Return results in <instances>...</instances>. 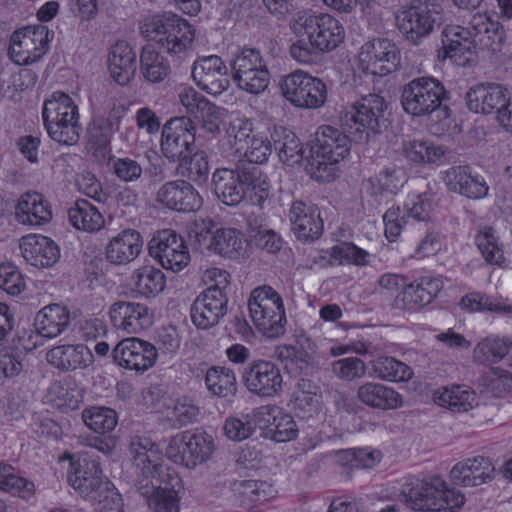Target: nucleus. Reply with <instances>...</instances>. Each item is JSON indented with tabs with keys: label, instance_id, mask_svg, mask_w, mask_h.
I'll list each match as a JSON object with an SVG mask.
<instances>
[{
	"label": "nucleus",
	"instance_id": "nucleus-1",
	"mask_svg": "<svg viewBox=\"0 0 512 512\" xmlns=\"http://www.w3.org/2000/svg\"><path fill=\"white\" fill-rule=\"evenodd\" d=\"M400 497L416 511L455 512L465 503L464 495L455 488H449L438 476L407 479L402 485Z\"/></svg>",
	"mask_w": 512,
	"mask_h": 512
},
{
	"label": "nucleus",
	"instance_id": "nucleus-2",
	"mask_svg": "<svg viewBox=\"0 0 512 512\" xmlns=\"http://www.w3.org/2000/svg\"><path fill=\"white\" fill-rule=\"evenodd\" d=\"M350 141L351 137L344 129L341 131L328 125L319 127L308 160L311 178L322 183L335 180L339 161L349 153Z\"/></svg>",
	"mask_w": 512,
	"mask_h": 512
},
{
	"label": "nucleus",
	"instance_id": "nucleus-3",
	"mask_svg": "<svg viewBox=\"0 0 512 512\" xmlns=\"http://www.w3.org/2000/svg\"><path fill=\"white\" fill-rule=\"evenodd\" d=\"M44 126L49 137L62 145H74L82 130L79 110L74 100L63 92H53L44 101L42 109Z\"/></svg>",
	"mask_w": 512,
	"mask_h": 512
},
{
	"label": "nucleus",
	"instance_id": "nucleus-4",
	"mask_svg": "<svg viewBox=\"0 0 512 512\" xmlns=\"http://www.w3.org/2000/svg\"><path fill=\"white\" fill-rule=\"evenodd\" d=\"M386 108L387 105L382 96L377 94L363 96L341 113V126L350 135L352 141H368L371 135L380 132Z\"/></svg>",
	"mask_w": 512,
	"mask_h": 512
},
{
	"label": "nucleus",
	"instance_id": "nucleus-5",
	"mask_svg": "<svg viewBox=\"0 0 512 512\" xmlns=\"http://www.w3.org/2000/svg\"><path fill=\"white\" fill-rule=\"evenodd\" d=\"M248 308L253 323L263 335L275 338L284 334L286 316L283 300L272 287L255 288L250 294Z\"/></svg>",
	"mask_w": 512,
	"mask_h": 512
},
{
	"label": "nucleus",
	"instance_id": "nucleus-6",
	"mask_svg": "<svg viewBox=\"0 0 512 512\" xmlns=\"http://www.w3.org/2000/svg\"><path fill=\"white\" fill-rule=\"evenodd\" d=\"M229 68L237 87L250 94H260L269 85L270 73L258 49L243 47L236 50L229 61Z\"/></svg>",
	"mask_w": 512,
	"mask_h": 512
},
{
	"label": "nucleus",
	"instance_id": "nucleus-7",
	"mask_svg": "<svg viewBox=\"0 0 512 512\" xmlns=\"http://www.w3.org/2000/svg\"><path fill=\"white\" fill-rule=\"evenodd\" d=\"M466 104L470 111L481 114H495L499 125L512 133V105L506 88L495 83H481L466 93Z\"/></svg>",
	"mask_w": 512,
	"mask_h": 512
},
{
	"label": "nucleus",
	"instance_id": "nucleus-8",
	"mask_svg": "<svg viewBox=\"0 0 512 512\" xmlns=\"http://www.w3.org/2000/svg\"><path fill=\"white\" fill-rule=\"evenodd\" d=\"M148 26L154 33L152 38L170 56L181 60L191 53L195 34L186 20L164 14L155 16Z\"/></svg>",
	"mask_w": 512,
	"mask_h": 512
},
{
	"label": "nucleus",
	"instance_id": "nucleus-9",
	"mask_svg": "<svg viewBox=\"0 0 512 512\" xmlns=\"http://www.w3.org/2000/svg\"><path fill=\"white\" fill-rule=\"evenodd\" d=\"M446 95L443 84L433 77H417L402 88L401 105L413 116H427L440 108Z\"/></svg>",
	"mask_w": 512,
	"mask_h": 512
},
{
	"label": "nucleus",
	"instance_id": "nucleus-10",
	"mask_svg": "<svg viewBox=\"0 0 512 512\" xmlns=\"http://www.w3.org/2000/svg\"><path fill=\"white\" fill-rule=\"evenodd\" d=\"M293 29L296 34L312 38L320 52L337 48L345 38L341 22L330 14H298Z\"/></svg>",
	"mask_w": 512,
	"mask_h": 512
},
{
	"label": "nucleus",
	"instance_id": "nucleus-11",
	"mask_svg": "<svg viewBox=\"0 0 512 512\" xmlns=\"http://www.w3.org/2000/svg\"><path fill=\"white\" fill-rule=\"evenodd\" d=\"M280 90L282 96L297 108L317 109L327 101L326 84L302 70L284 76Z\"/></svg>",
	"mask_w": 512,
	"mask_h": 512
},
{
	"label": "nucleus",
	"instance_id": "nucleus-12",
	"mask_svg": "<svg viewBox=\"0 0 512 512\" xmlns=\"http://www.w3.org/2000/svg\"><path fill=\"white\" fill-rule=\"evenodd\" d=\"M53 33L45 25L27 26L11 36L9 56L18 65L38 61L49 49Z\"/></svg>",
	"mask_w": 512,
	"mask_h": 512
},
{
	"label": "nucleus",
	"instance_id": "nucleus-13",
	"mask_svg": "<svg viewBox=\"0 0 512 512\" xmlns=\"http://www.w3.org/2000/svg\"><path fill=\"white\" fill-rule=\"evenodd\" d=\"M196 127L189 117H175L167 121L161 133L160 149L170 162L183 159L195 148Z\"/></svg>",
	"mask_w": 512,
	"mask_h": 512
},
{
	"label": "nucleus",
	"instance_id": "nucleus-14",
	"mask_svg": "<svg viewBox=\"0 0 512 512\" xmlns=\"http://www.w3.org/2000/svg\"><path fill=\"white\" fill-rule=\"evenodd\" d=\"M213 449V439L208 434L182 432L170 440L166 455L176 464L194 468L205 462L211 456Z\"/></svg>",
	"mask_w": 512,
	"mask_h": 512
},
{
	"label": "nucleus",
	"instance_id": "nucleus-15",
	"mask_svg": "<svg viewBox=\"0 0 512 512\" xmlns=\"http://www.w3.org/2000/svg\"><path fill=\"white\" fill-rule=\"evenodd\" d=\"M150 255L166 270L179 272L190 262L184 238L172 229L158 231L149 242Z\"/></svg>",
	"mask_w": 512,
	"mask_h": 512
},
{
	"label": "nucleus",
	"instance_id": "nucleus-16",
	"mask_svg": "<svg viewBox=\"0 0 512 512\" xmlns=\"http://www.w3.org/2000/svg\"><path fill=\"white\" fill-rule=\"evenodd\" d=\"M437 20L438 13L428 0H411L398 16V26L407 40L417 44L434 30Z\"/></svg>",
	"mask_w": 512,
	"mask_h": 512
},
{
	"label": "nucleus",
	"instance_id": "nucleus-17",
	"mask_svg": "<svg viewBox=\"0 0 512 512\" xmlns=\"http://www.w3.org/2000/svg\"><path fill=\"white\" fill-rule=\"evenodd\" d=\"M359 61L367 72L385 76L397 69L400 63V53L391 40L373 38L361 47Z\"/></svg>",
	"mask_w": 512,
	"mask_h": 512
},
{
	"label": "nucleus",
	"instance_id": "nucleus-18",
	"mask_svg": "<svg viewBox=\"0 0 512 512\" xmlns=\"http://www.w3.org/2000/svg\"><path fill=\"white\" fill-rule=\"evenodd\" d=\"M242 381L248 391L260 397H274L282 391L283 377L274 362L252 361L242 373Z\"/></svg>",
	"mask_w": 512,
	"mask_h": 512
},
{
	"label": "nucleus",
	"instance_id": "nucleus-19",
	"mask_svg": "<svg viewBox=\"0 0 512 512\" xmlns=\"http://www.w3.org/2000/svg\"><path fill=\"white\" fill-rule=\"evenodd\" d=\"M112 357L123 368L144 372L154 366L158 352L150 342L131 337L121 340L114 347Z\"/></svg>",
	"mask_w": 512,
	"mask_h": 512
},
{
	"label": "nucleus",
	"instance_id": "nucleus-20",
	"mask_svg": "<svg viewBox=\"0 0 512 512\" xmlns=\"http://www.w3.org/2000/svg\"><path fill=\"white\" fill-rule=\"evenodd\" d=\"M191 74L197 86L211 95H220L230 86L228 67L218 55L199 57Z\"/></svg>",
	"mask_w": 512,
	"mask_h": 512
},
{
	"label": "nucleus",
	"instance_id": "nucleus-21",
	"mask_svg": "<svg viewBox=\"0 0 512 512\" xmlns=\"http://www.w3.org/2000/svg\"><path fill=\"white\" fill-rule=\"evenodd\" d=\"M228 295L217 288H206L190 308L193 324L200 329L216 326L227 313Z\"/></svg>",
	"mask_w": 512,
	"mask_h": 512
},
{
	"label": "nucleus",
	"instance_id": "nucleus-22",
	"mask_svg": "<svg viewBox=\"0 0 512 512\" xmlns=\"http://www.w3.org/2000/svg\"><path fill=\"white\" fill-rule=\"evenodd\" d=\"M68 482L83 498L91 500L106 487L110 481L103 477L100 462L89 453L81 454L74 473L68 476Z\"/></svg>",
	"mask_w": 512,
	"mask_h": 512
},
{
	"label": "nucleus",
	"instance_id": "nucleus-23",
	"mask_svg": "<svg viewBox=\"0 0 512 512\" xmlns=\"http://www.w3.org/2000/svg\"><path fill=\"white\" fill-rule=\"evenodd\" d=\"M111 323L117 330L137 334L153 324V313L142 303L117 301L110 306Z\"/></svg>",
	"mask_w": 512,
	"mask_h": 512
},
{
	"label": "nucleus",
	"instance_id": "nucleus-24",
	"mask_svg": "<svg viewBox=\"0 0 512 512\" xmlns=\"http://www.w3.org/2000/svg\"><path fill=\"white\" fill-rule=\"evenodd\" d=\"M443 181L448 191L472 200L484 199L489 192L485 179L474 175L468 165L452 166L444 172Z\"/></svg>",
	"mask_w": 512,
	"mask_h": 512
},
{
	"label": "nucleus",
	"instance_id": "nucleus-25",
	"mask_svg": "<svg viewBox=\"0 0 512 512\" xmlns=\"http://www.w3.org/2000/svg\"><path fill=\"white\" fill-rule=\"evenodd\" d=\"M430 211V202L425 196L420 194L415 195L413 199L405 205L404 211L398 206L389 208L383 216L387 239L389 241H395L409 218L417 221H427Z\"/></svg>",
	"mask_w": 512,
	"mask_h": 512
},
{
	"label": "nucleus",
	"instance_id": "nucleus-26",
	"mask_svg": "<svg viewBox=\"0 0 512 512\" xmlns=\"http://www.w3.org/2000/svg\"><path fill=\"white\" fill-rule=\"evenodd\" d=\"M471 39L477 50L501 51L505 42V30L502 24L487 13H476L470 21Z\"/></svg>",
	"mask_w": 512,
	"mask_h": 512
},
{
	"label": "nucleus",
	"instance_id": "nucleus-27",
	"mask_svg": "<svg viewBox=\"0 0 512 512\" xmlns=\"http://www.w3.org/2000/svg\"><path fill=\"white\" fill-rule=\"evenodd\" d=\"M157 200L165 207L179 212L196 211L202 205L199 193L185 180L163 184L157 192Z\"/></svg>",
	"mask_w": 512,
	"mask_h": 512
},
{
	"label": "nucleus",
	"instance_id": "nucleus-28",
	"mask_svg": "<svg viewBox=\"0 0 512 512\" xmlns=\"http://www.w3.org/2000/svg\"><path fill=\"white\" fill-rule=\"evenodd\" d=\"M291 230L301 241L318 239L323 232V221L315 205L295 201L289 210Z\"/></svg>",
	"mask_w": 512,
	"mask_h": 512
},
{
	"label": "nucleus",
	"instance_id": "nucleus-29",
	"mask_svg": "<svg viewBox=\"0 0 512 512\" xmlns=\"http://www.w3.org/2000/svg\"><path fill=\"white\" fill-rule=\"evenodd\" d=\"M443 288L439 278L421 277L414 283L404 287L395 298L398 309L416 310L430 304Z\"/></svg>",
	"mask_w": 512,
	"mask_h": 512
},
{
	"label": "nucleus",
	"instance_id": "nucleus-30",
	"mask_svg": "<svg viewBox=\"0 0 512 512\" xmlns=\"http://www.w3.org/2000/svg\"><path fill=\"white\" fill-rule=\"evenodd\" d=\"M20 250L27 263L39 268L51 267L60 258L58 245L49 237L39 234L22 237Z\"/></svg>",
	"mask_w": 512,
	"mask_h": 512
},
{
	"label": "nucleus",
	"instance_id": "nucleus-31",
	"mask_svg": "<svg viewBox=\"0 0 512 512\" xmlns=\"http://www.w3.org/2000/svg\"><path fill=\"white\" fill-rule=\"evenodd\" d=\"M143 238L134 229H125L112 237L105 248L106 260L114 265H126L142 252Z\"/></svg>",
	"mask_w": 512,
	"mask_h": 512
},
{
	"label": "nucleus",
	"instance_id": "nucleus-32",
	"mask_svg": "<svg viewBox=\"0 0 512 512\" xmlns=\"http://www.w3.org/2000/svg\"><path fill=\"white\" fill-rule=\"evenodd\" d=\"M235 169L241 186L244 190V198L252 204L262 206L269 196V182L267 175L255 163L238 161Z\"/></svg>",
	"mask_w": 512,
	"mask_h": 512
},
{
	"label": "nucleus",
	"instance_id": "nucleus-33",
	"mask_svg": "<svg viewBox=\"0 0 512 512\" xmlns=\"http://www.w3.org/2000/svg\"><path fill=\"white\" fill-rule=\"evenodd\" d=\"M495 468L487 457L477 456L457 463L450 471L451 479L464 487H475L493 479Z\"/></svg>",
	"mask_w": 512,
	"mask_h": 512
},
{
	"label": "nucleus",
	"instance_id": "nucleus-34",
	"mask_svg": "<svg viewBox=\"0 0 512 512\" xmlns=\"http://www.w3.org/2000/svg\"><path fill=\"white\" fill-rule=\"evenodd\" d=\"M46 359L62 371L85 369L94 361L91 350L83 344L55 346L47 352Z\"/></svg>",
	"mask_w": 512,
	"mask_h": 512
},
{
	"label": "nucleus",
	"instance_id": "nucleus-35",
	"mask_svg": "<svg viewBox=\"0 0 512 512\" xmlns=\"http://www.w3.org/2000/svg\"><path fill=\"white\" fill-rule=\"evenodd\" d=\"M258 423H267L268 433L276 442H287L296 438L297 427L294 419L289 414L282 412L277 407H261L253 413Z\"/></svg>",
	"mask_w": 512,
	"mask_h": 512
},
{
	"label": "nucleus",
	"instance_id": "nucleus-36",
	"mask_svg": "<svg viewBox=\"0 0 512 512\" xmlns=\"http://www.w3.org/2000/svg\"><path fill=\"white\" fill-rule=\"evenodd\" d=\"M15 217L23 225L40 226L51 221L52 211L41 194L27 192L16 205Z\"/></svg>",
	"mask_w": 512,
	"mask_h": 512
},
{
	"label": "nucleus",
	"instance_id": "nucleus-37",
	"mask_svg": "<svg viewBox=\"0 0 512 512\" xmlns=\"http://www.w3.org/2000/svg\"><path fill=\"white\" fill-rule=\"evenodd\" d=\"M136 57V53L127 42L119 41L111 47L109 71L119 85L124 86L133 79L137 70Z\"/></svg>",
	"mask_w": 512,
	"mask_h": 512
},
{
	"label": "nucleus",
	"instance_id": "nucleus-38",
	"mask_svg": "<svg viewBox=\"0 0 512 512\" xmlns=\"http://www.w3.org/2000/svg\"><path fill=\"white\" fill-rule=\"evenodd\" d=\"M358 399L379 410H394L402 406V396L393 388L376 382H367L357 389Z\"/></svg>",
	"mask_w": 512,
	"mask_h": 512
},
{
	"label": "nucleus",
	"instance_id": "nucleus-39",
	"mask_svg": "<svg viewBox=\"0 0 512 512\" xmlns=\"http://www.w3.org/2000/svg\"><path fill=\"white\" fill-rule=\"evenodd\" d=\"M70 313L59 304H51L42 308L34 318L35 331L46 338L59 336L68 326Z\"/></svg>",
	"mask_w": 512,
	"mask_h": 512
},
{
	"label": "nucleus",
	"instance_id": "nucleus-40",
	"mask_svg": "<svg viewBox=\"0 0 512 512\" xmlns=\"http://www.w3.org/2000/svg\"><path fill=\"white\" fill-rule=\"evenodd\" d=\"M212 186L216 196L228 206L238 205L245 199L236 169H216L212 175Z\"/></svg>",
	"mask_w": 512,
	"mask_h": 512
},
{
	"label": "nucleus",
	"instance_id": "nucleus-41",
	"mask_svg": "<svg viewBox=\"0 0 512 512\" xmlns=\"http://www.w3.org/2000/svg\"><path fill=\"white\" fill-rule=\"evenodd\" d=\"M434 401L452 412L461 413L467 412L477 405V396L466 386L452 385L435 391Z\"/></svg>",
	"mask_w": 512,
	"mask_h": 512
},
{
	"label": "nucleus",
	"instance_id": "nucleus-42",
	"mask_svg": "<svg viewBox=\"0 0 512 512\" xmlns=\"http://www.w3.org/2000/svg\"><path fill=\"white\" fill-rule=\"evenodd\" d=\"M271 141L284 164L292 166L302 160L304 150L293 131L283 126H275L271 132Z\"/></svg>",
	"mask_w": 512,
	"mask_h": 512
},
{
	"label": "nucleus",
	"instance_id": "nucleus-43",
	"mask_svg": "<svg viewBox=\"0 0 512 512\" xmlns=\"http://www.w3.org/2000/svg\"><path fill=\"white\" fill-rule=\"evenodd\" d=\"M68 218L76 229L88 233L98 232L105 225L102 213L85 199L76 201L75 205L68 210Z\"/></svg>",
	"mask_w": 512,
	"mask_h": 512
},
{
	"label": "nucleus",
	"instance_id": "nucleus-44",
	"mask_svg": "<svg viewBox=\"0 0 512 512\" xmlns=\"http://www.w3.org/2000/svg\"><path fill=\"white\" fill-rule=\"evenodd\" d=\"M443 49L446 57L456 58L475 53L469 25H447L443 31Z\"/></svg>",
	"mask_w": 512,
	"mask_h": 512
},
{
	"label": "nucleus",
	"instance_id": "nucleus-45",
	"mask_svg": "<svg viewBox=\"0 0 512 512\" xmlns=\"http://www.w3.org/2000/svg\"><path fill=\"white\" fill-rule=\"evenodd\" d=\"M205 384L213 395L230 399L237 393V380L232 369L223 366L209 368L205 376Z\"/></svg>",
	"mask_w": 512,
	"mask_h": 512
},
{
	"label": "nucleus",
	"instance_id": "nucleus-46",
	"mask_svg": "<svg viewBox=\"0 0 512 512\" xmlns=\"http://www.w3.org/2000/svg\"><path fill=\"white\" fill-rule=\"evenodd\" d=\"M140 71L146 81L159 83L170 74V66L167 60L155 50L153 45L149 44L142 49Z\"/></svg>",
	"mask_w": 512,
	"mask_h": 512
},
{
	"label": "nucleus",
	"instance_id": "nucleus-47",
	"mask_svg": "<svg viewBox=\"0 0 512 512\" xmlns=\"http://www.w3.org/2000/svg\"><path fill=\"white\" fill-rule=\"evenodd\" d=\"M129 452L135 469H142L149 472L148 465L161 464V453L158 447L146 437L134 436L129 444Z\"/></svg>",
	"mask_w": 512,
	"mask_h": 512
},
{
	"label": "nucleus",
	"instance_id": "nucleus-48",
	"mask_svg": "<svg viewBox=\"0 0 512 512\" xmlns=\"http://www.w3.org/2000/svg\"><path fill=\"white\" fill-rule=\"evenodd\" d=\"M243 249L242 234L235 228H217L209 241L208 251L232 258Z\"/></svg>",
	"mask_w": 512,
	"mask_h": 512
},
{
	"label": "nucleus",
	"instance_id": "nucleus-49",
	"mask_svg": "<svg viewBox=\"0 0 512 512\" xmlns=\"http://www.w3.org/2000/svg\"><path fill=\"white\" fill-rule=\"evenodd\" d=\"M372 375L384 381L405 382L411 379L412 369L393 357H378L371 362Z\"/></svg>",
	"mask_w": 512,
	"mask_h": 512
},
{
	"label": "nucleus",
	"instance_id": "nucleus-50",
	"mask_svg": "<svg viewBox=\"0 0 512 512\" xmlns=\"http://www.w3.org/2000/svg\"><path fill=\"white\" fill-rule=\"evenodd\" d=\"M132 281L137 292L145 297L159 294L166 284L164 273L150 265L136 269L132 274Z\"/></svg>",
	"mask_w": 512,
	"mask_h": 512
},
{
	"label": "nucleus",
	"instance_id": "nucleus-51",
	"mask_svg": "<svg viewBox=\"0 0 512 512\" xmlns=\"http://www.w3.org/2000/svg\"><path fill=\"white\" fill-rule=\"evenodd\" d=\"M177 162L176 171L181 177L194 182L206 180L209 173V161L204 151L195 149Z\"/></svg>",
	"mask_w": 512,
	"mask_h": 512
},
{
	"label": "nucleus",
	"instance_id": "nucleus-52",
	"mask_svg": "<svg viewBox=\"0 0 512 512\" xmlns=\"http://www.w3.org/2000/svg\"><path fill=\"white\" fill-rule=\"evenodd\" d=\"M165 476L169 478L170 483L159 486V490H157L153 497L147 500V504L153 512H179V496L175 490L179 479L177 476L173 477L168 473Z\"/></svg>",
	"mask_w": 512,
	"mask_h": 512
},
{
	"label": "nucleus",
	"instance_id": "nucleus-53",
	"mask_svg": "<svg viewBox=\"0 0 512 512\" xmlns=\"http://www.w3.org/2000/svg\"><path fill=\"white\" fill-rule=\"evenodd\" d=\"M321 398L317 387L312 386L307 380H302L295 397V410L303 418L309 419L319 413Z\"/></svg>",
	"mask_w": 512,
	"mask_h": 512
},
{
	"label": "nucleus",
	"instance_id": "nucleus-54",
	"mask_svg": "<svg viewBox=\"0 0 512 512\" xmlns=\"http://www.w3.org/2000/svg\"><path fill=\"white\" fill-rule=\"evenodd\" d=\"M85 425L96 433L111 432L117 425V413L107 407H90L82 412Z\"/></svg>",
	"mask_w": 512,
	"mask_h": 512
},
{
	"label": "nucleus",
	"instance_id": "nucleus-55",
	"mask_svg": "<svg viewBox=\"0 0 512 512\" xmlns=\"http://www.w3.org/2000/svg\"><path fill=\"white\" fill-rule=\"evenodd\" d=\"M403 153L410 161L425 164L439 160L444 155V150L427 141L413 140L403 143Z\"/></svg>",
	"mask_w": 512,
	"mask_h": 512
},
{
	"label": "nucleus",
	"instance_id": "nucleus-56",
	"mask_svg": "<svg viewBox=\"0 0 512 512\" xmlns=\"http://www.w3.org/2000/svg\"><path fill=\"white\" fill-rule=\"evenodd\" d=\"M475 243L488 263L499 265L504 261L503 249L493 228H481L475 236Z\"/></svg>",
	"mask_w": 512,
	"mask_h": 512
},
{
	"label": "nucleus",
	"instance_id": "nucleus-57",
	"mask_svg": "<svg viewBox=\"0 0 512 512\" xmlns=\"http://www.w3.org/2000/svg\"><path fill=\"white\" fill-rule=\"evenodd\" d=\"M147 468L149 472H145L142 469H136L137 480H136V488L139 494L149 500L153 497L157 490H159V486H164L165 483H168L164 479L163 467L161 464L156 465H148Z\"/></svg>",
	"mask_w": 512,
	"mask_h": 512
},
{
	"label": "nucleus",
	"instance_id": "nucleus-58",
	"mask_svg": "<svg viewBox=\"0 0 512 512\" xmlns=\"http://www.w3.org/2000/svg\"><path fill=\"white\" fill-rule=\"evenodd\" d=\"M510 350V343L505 339L486 338L474 349V358L480 363H494L503 359Z\"/></svg>",
	"mask_w": 512,
	"mask_h": 512
},
{
	"label": "nucleus",
	"instance_id": "nucleus-59",
	"mask_svg": "<svg viewBox=\"0 0 512 512\" xmlns=\"http://www.w3.org/2000/svg\"><path fill=\"white\" fill-rule=\"evenodd\" d=\"M119 120L120 116L112 113L109 117L95 118L89 127L91 141L98 147L107 146L119 128Z\"/></svg>",
	"mask_w": 512,
	"mask_h": 512
},
{
	"label": "nucleus",
	"instance_id": "nucleus-60",
	"mask_svg": "<svg viewBox=\"0 0 512 512\" xmlns=\"http://www.w3.org/2000/svg\"><path fill=\"white\" fill-rule=\"evenodd\" d=\"M333 374L341 380L353 381L362 378L366 373L364 361L358 357H347L331 364Z\"/></svg>",
	"mask_w": 512,
	"mask_h": 512
},
{
	"label": "nucleus",
	"instance_id": "nucleus-61",
	"mask_svg": "<svg viewBox=\"0 0 512 512\" xmlns=\"http://www.w3.org/2000/svg\"><path fill=\"white\" fill-rule=\"evenodd\" d=\"M330 257L341 261H348L355 265H365L369 262V253L349 242H342L333 246L330 250Z\"/></svg>",
	"mask_w": 512,
	"mask_h": 512
},
{
	"label": "nucleus",
	"instance_id": "nucleus-62",
	"mask_svg": "<svg viewBox=\"0 0 512 512\" xmlns=\"http://www.w3.org/2000/svg\"><path fill=\"white\" fill-rule=\"evenodd\" d=\"M0 288L10 295H19L25 288L22 274L11 263L0 264Z\"/></svg>",
	"mask_w": 512,
	"mask_h": 512
},
{
	"label": "nucleus",
	"instance_id": "nucleus-63",
	"mask_svg": "<svg viewBox=\"0 0 512 512\" xmlns=\"http://www.w3.org/2000/svg\"><path fill=\"white\" fill-rule=\"evenodd\" d=\"M266 136L257 134L250 138L249 146L244 153V159L241 161H249L256 165L267 161L272 152V144Z\"/></svg>",
	"mask_w": 512,
	"mask_h": 512
},
{
	"label": "nucleus",
	"instance_id": "nucleus-64",
	"mask_svg": "<svg viewBox=\"0 0 512 512\" xmlns=\"http://www.w3.org/2000/svg\"><path fill=\"white\" fill-rule=\"evenodd\" d=\"M90 502L94 505L96 512H124L122 497L112 483Z\"/></svg>",
	"mask_w": 512,
	"mask_h": 512
}]
</instances>
